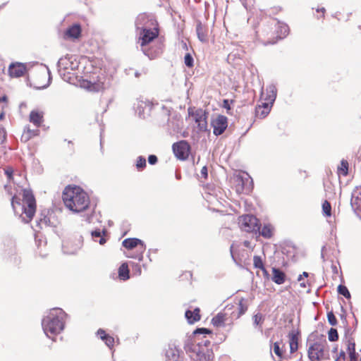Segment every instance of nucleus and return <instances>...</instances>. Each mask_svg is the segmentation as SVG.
<instances>
[{
    "instance_id": "603ef678",
    "label": "nucleus",
    "mask_w": 361,
    "mask_h": 361,
    "mask_svg": "<svg viewBox=\"0 0 361 361\" xmlns=\"http://www.w3.org/2000/svg\"><path fill=\"white\" fill-rule=\"evenodd\" d=\"M200 173H201L202 177H203L205 179L207 178V177H208V170H207V167L206 166H204L202 168Z\"/></svg>"
},
{
    "instance_id": "de8ad7c7",
    "label": "nucleus",
    "mask_w": 361,
    "mask_h": 361,
    "mask_svg": "<svg viewBox=\"0 0 361 361\" xmlns=\"http://www.w3.org/2000/svg\"><path fill=\"white\" fill-rule=\"evenodd\" d=\"M347 350L349 355H358V353H357L355 351V343L354 342L348 341Z\"/></svg>"
},
{
    "instance_id": "680f3d73",
    "label": "nucleus",
    "mask_w": 361,
    "mask_h": 361,
    "mask_svg": "<svg viewBox=\"0 0 361 361\" xmlns=\"http://www.w3.org/2000/svg\"><path fill=\"white\" fill-rule=\"evenodd\" d=\"M342 312L343 314H341V319L346 322V317L345 315V310L343 306L341 307Z\"/></svg>"
},
{
    "instance_id": "72a5a7b5",
    "label": "nucleus",
    "mask_w": 361,
    "mask_h": 361,
    "mask_svg": "<svg viewBox=\"0 0 361 361\" xmlns=\"http://www.w3.org/2000/svg\"><path fill=\"white\" fill-rule=\"evenodd\" d=\"M337 290L338 294L344 296L346 299L350 298V293L345 286L340 284L338 286Z\"/></svg>"
},
{
    "instance_id": "9d476101",
    "label": "nucleus",
    "mask_w": 361,
    "mask_h": 361,
    "mask_svg": "<svg viewBox=\"0 0 361 361\" xmlns=\"http://www.w3.org/2000/svg\"><path fill=\"white\" fill-rule=\"evenodd\" d=\"M326 341L314 342L311 344L308 348V357L311 361H319L324 355V348Z\"/></svg>"
},
{
    "instance_id": "a878e982",
    "label": "nucleus",
    "mask_w": 361,
    "mask_h": 361,
    "mask_svg": "<svg viewBox=\"0 0 361 361\" xmlns=\"http://www.w3.org/2000/svg\"><path fill=\"white\" fill-rule=\"evenodd\" d=\"M118 277L121 280L126 281L130 278V270L126 262L123 263L118 268Z\"/></svg>"
},
{
    "instance_id": "c756f323",
    "label": "nucleus",
    "mask_w": 361,
    "mask_h": 361,
    "mask_svg": "<svg viewBox=\"0 0 361 361\" xmlns=\"http://www.w3.org/2000/svg\"><path fill=\"white\" fill-rule=\"evenodd\" d=\"M146 106V102L142 100H137L136 102L134 103V109L140 117H142L143 116Z\"/></svg>"
},
{
    "instance_id": "b1692460",
    "label": "nucleus",
    "mask_w": 361,
    "mask_h": 361,
    "mask_svg": "<svg viewBox=\"0 0 361 361\" xmlns=\"http://www.w3.org/2000/svg\"><path fill=\"white\" fill-rule=\"evenodd\" d=\"M185 316L188 323L193 324L200 319V309L197 307L193 311L188 310L185 313Z\"/></svg>"
},
{
    "instance_id": "5fc2aeb1",
    "label": "nucleus",
    "mask_w": 361,
    "mask_h": 361,
    "mask_svg": "<svg viewBox=\"0 0 361 361\" xmlns=\"http://www.w3.org/2000/svg\"><path fill=\"white\" fill-rule=\"evenodd\" d=\"M68 147L71 153H74L75 149H74V144H73V141H71V140L68 141Z\"/></svg>"
},
{
    "instance_id": "3c124183",
    "label": "nucleus",
    "mask_w": 361,
    "mask_h": 361,
    "mask_svg": "<svg viewBox=\"0 0 361 361\" xmlns=\"http://www.w3.org/2000/svg\"><path fill=\"white\" fill-rule=\"evenodd\" d=\"M133 270L136 272L137 275H140L142 272L141 267L139 264H135L134 262L131 263Z\"/></svg>"
},
{
    "instance_id": "c9c22d12",
    "label": "nucleus",
    "mask_w": 361,
    "mask_h": 361,
    "mask_svg": "<svg viewBox=\"0 0 361 361\" xmlns=\"http://www.w3.org/2000/svg\"><path fill=\"white\" fill-rule=\"evenodd\" d=\"M264 320V316L261 313H257L253 316V323L255 326L259 325L260 331H262L261 324Z\"/></svg>"
},
{
    "instance_id": "79ce46f5",
    "label": "nucleus",
    "mask_w": 361,
    "mask_h": 361,
    "mask_svg": "<svg viewBox=\"0 0 361 361\" xmlns=\"http://www.w3.org/2000/svg\"><path fill=\"white\" fill-rule=\"evenodd\" d=\"M253 264H254L255 268H257V269H262V268L264 269V267L262 259L261 257H259V256H257V255L254 256Z\"/></svg>"
},
{
    "instance_id": "7ed1b4c3",
    "label": "nucleus",
    "mask_w": 361,
    "mask_h": 361,
    "mask_svg": "<svg viewBox=\"0 0 361 361\" xmlns=\"http://www.w3.org/2000/svg\"><path fill=\"white\" fill-rule=\"evenodd\" d=\"M62 199L66 207L75 213L89 209L90 198L80 187H66L63 192Z\"/></svg>"
},
{
    "instance_id": "412c9836",
    "label": "nucleus",
    "mask_w": 361,
    "mask_h": 361,
    "mask_svg": "<svg viewBox=\"0 0 361 361\" xmlns=\"http://www.w3.org/2000/svg\"><path fill=\"white\" fill-rule=\"evenodd\" d=\"M272 277L271 280L276 284L281 285L283 284L286 279V274L281 271V269L273 267L272 268Z\"/></svg>"
},
{
    "instance_id": "f8f14e48",
    "label": "nucleus",
    "mask_w": 361,
    "mask_h": 361,
    "mask_svg": "<svg viewBox=\"0 0 361 361\" xmlns=\"http://www.w3.org/2000/svg\"><path fill=\"white\" fill-rule=\"evenodd\" d=\"M212 126L214 128L213 133L219 136L224 133L228 126V119L225 116L219 115L216 119L212 121Z\"/></svg>"
},
{
    "instance_id": "5701e85b",
    "label": "nucleus",
    "mask_w": 361,
    "mask_h": 361,
    "mask_svg": "<svg viewBox=\"0 0 361 361\" xmlns=\"http://www.w3.org/2000/svg\"><path fill=\"white\" fill-rule=\"evenodd\" d=\"M97 335L102 340L105 344L110 348L114 345V338L109 334H107L102 329H99L97 331Z\"/></svg>"
},
{
    "instance_id": "393cba45",
    "label": "nucleus",
    "mask_w": 361,
    "mask_h": 361,
    "mask_svg": "<svg viewBox=\"0 0 361 361\" xmlns=\"http://www.w3.org/2000/svg\"><path fill=\"white\" fill-rule=\"evenodd\" d=\"M30 121L39 128L43 122V114L37 111H32L30 114Z\"/></svg>"
},
{
    "instance_id": "37998d69",
    "label": "nucleus",
    "mask_w": 361,
    "mask_h": 361,
    "mask_svg": "<svg viewBox=\"0 0 361 361\" xmlns=\"http://www.w3.org/2000/svg\"><path fill=\"white\" fill-rule=\"evenodd\" d=\"M184 63H185V65L187 67H188V68H191V67L193 66V65H194V59H193V57L192 56V55L190 53H187L185 55Z\"/></svg>"
},
{
    "instance_id": "423d86ee",
    "label": "nucleus",
    "mask_w": 361,
    "mask_h": 361,
    "mask_svg": "<svg viewBox=\"0 0 361 361\" xmlns=\"http://www.w3.org/2000/svg\"><path fill=\"white\" fill-rule=\"evenodd\" d=\"M79 62L73 55H68L59 59L57 63L58 72L60 76L64 80H68L71 78L68 75L71 71H75L78 68Z\"/></svg>"
},
{
    "instance_id": "338daca9",
    "label": "nucleus",
    "mask_w": 361,
    "mask_h": 361,
    "mask_svg": "<svg viewBox=\"0 0 361 361\" xmlns=\"http://www.w3.org/2000/svg\"><path fill=\"white\" fill-rule=\"evenodd\" d=\"M4 117H5L4 112H1V113L0 114V120L1 121V120H3V119H4Z\"/></svg>"
},
{
    "instance_id": "f257e3e1",
    "label": "nucleus",
    "mask_w": 361,
    "mask_h": 361,
    "mask_svg": "<svg viewBox=\"0 0 361 361\" xmlns=\"http://www.w3.org/2000/svg\"><path fill=\"white\" fill-rule=\"evenodd\" d=\"M212 334L211 330L207 328H197L193 332L192 339H188L184 345L187 353H191L190 356L197 361H210L213 359V352L209 347L211 342L205 334Z\"/></svg>"
},
{
    "instance_id": "dca6fc26",
    "label": "nucleus",
    "mask_w": 361,
    "mask_h": 361,
    "mask_svg": "<svg viewBox=\"0 0 361 361\" xmlns=\"http://www.w3.org/2000/svg\"><path fill=\"white\" fill-rule=\"evenodd\" d=\"M82 32L79 23H75L68 27L65 32V37L67 39H78L80 37Z\"/></svg>"
},
{
    "instance_id": "2f4dec72",
    "label": "nucleus",
    "mask_w": 361,
    "mask_h": 361,
    "mask_svg": "<svg viewBox=\"0 0 361 361\" xmlns=\"http://www.w3.org/2000/svg\"><path fill=\"white\" fill-rule=\"evenodd\" d=\"M89 83L90 85L88 86V88H90L91 90L99 92L105 88L104 83L103 82H100L99 80L97 82H89Z\"/></svg>"
},
{
    "instance_id": "0e129e2a",
    "label": "nucleus",
    "mask_w": 361,
    "mask_h": 361,
    "mask_svg": "<svg viewBox=\"0 0 361 361\" xmlns=\"http://www.w3.org/2000/svg\"><path fill=\"white\" fill-rule=\"evenodd\" d=\"M233 245H231V246L230 247V252H231V257H232V259H233L234 262H236V260L235 259V257L233 255Z\"/></svg>"
},
{
    "instance_id": "c85d7f7f",
    "label": "nucleus",
    "mask_w": 361,
    "mask_h": 361,
    "mask_svg": "<svg viewBox=\"0 0 361 361\" xmlns=\"http://www.w3.org/2000/svg\"><path fill=\"white\" fill-rule=\"evenodd\" d=\"M226 320V315L221 312L218 313L212 319V324L216 327H221L224 326V322Z\"/></svg>"
},
{
    "instance_id": "6ab92c4d",
    "label": "nucleus",
    "mask_w": 361,
    "mask_h": 361,
    "mask_svg": "<svg viewBox=\"0 0 361 361\" xmlns=\"http://www.w3.org/2000/svg\"><path fill=\"white\" fill-rule=\"evenodd\" d=\"M277 95V89L276 86L274 84H271L267 87L266 89V97L265 100L270 103L271 106H272L276 99Z\"/></svg>"
},
{
    "instance_id": "20e7f679",
    "label": "nucleus",
    "mask_w": 361,
    "mask_h": 361,
    "mask_svg": "<svg viewBox=\"0 0 361 361\" xmlns=\"http://www.w3.org/2000/svg\"><path fill=\"white\" fill-rule=\"evenodd\" d=\"M23 202L22 204L20 199L15 195L11 199V205L15 214H18L20 211L25 214L27 219L23 217V220L28 223L33 218L36 211V201L31 191L23 190Z\"/></svg>"
},
{
    "instance_id": "473e14b6",
    "label": "nucleus",
    "mask_w": 361,
    "mask_h": 361,
    "mask_svg": "<svg viewBox=\"0 0 361 361\" xmlns=\"http://www.w3.org/2000/svg\"><path fill=\"white\" fill-rule=\"evenodd\" d=\"M196 32H197L198 39L201 42H205L206 41V39H207L206 35L204 32V30H203V27H202V25L201 23H198L197 25V26H196Z\"/></svg>"
},
{
    "instance_id": "6e6d98bb",
    "label": "nucleus",
    "mask_w": 361,
    "mask_h": 361,
    "mask_svg": "<svg viewBox=\"0 0 361 361\" xmlns=\"http://www.w3.org/2000/svg\"><path fill=\"white\" fill-rule=\"evenodd\" d=\"M263 272V274H264V276L267 279H269V274L268 272V271L265 269V267H264V269L262 268L261 269Z\"/></svg>"
},
{
    "instance_id": "bf43d9fd",
    "label": "nucleus",
    "mask_w": 361,
    "mask_h": 361,
    "mask_svg": "<svg viewBox=\"0 0 361 361\" xmlns=\"http://www.w3.org/2000/svg\"><path fill=\"white\" fill-rule=\"evenodd\" d=\"M338 359H343L345 360V353L344 351L341 350L339 353V356L338 357Z\"/></svg>"
},
{
    "instance_id": "4468645a",
    "label": "nucleus",
    "mask_w": 361,
    "mask_h": 361,
    "mask_svg": "<svg viewBox=\"0 0 361 361\" xmlns=\"http://www.w3.org/2000/svg\"><path fill=\"white\" fill-rule=\"evenodd\" d=\"M122 245L128 250H133L137 246H140L139 247H142V251H145L146 249L144 242L137 238H129L125 239L122 242Z\"/></svg>"
},
{
    "instance_id": "a211bd4d",
    "label": "nucleus",
    "mask_w": 361,
    "mask_h": 361,
    "mask_svg": "<svg viewBox=\"0 0 361 361\" xmlns=\"http://www.w3.org/2000/svg\"><path fill=\"white\" fill-rule=\"evenodd\" d=\"M165 355L166 361H180V351L174 345H169Z\"/></svg>"
},
{
    "instance_id": "49530a36",
    "label": "nucleus",
    "mask_w": 361,
    "mask_h": 361,
    "mask_svg": "<svg viewBox=\"0 0 361 361\" xmlns=\"http://www.w3.org/2000/svg\"><path fill=\"white\" fill-rule=\"evenodd\" d=\"M327 319H328V322L331 325V326H336L337 324V319L334 314V312L332 311L331 312H329L327 313Z\"/></svg>"
},
{
    "instance_id": "13d9d810",
    "label": "nucleus",
    "mask_w": 361,
    "mask_h": 361,
    "mask_svg": "<svg viewBox=\"0 0 361 361\" xmlns=\"http://www.w3.org/2000/svg\"><path fill=\"white\" fill-rule=\"evenodd\" d=\"M350 361H357L358 359V355H350Z\"/></svg>"
},
{
    "instance_id": "f3484780",
    "label": "nucleus",
    "mask_w": 361,
    "mask_h": 361,
    "mask_svg": "<svg viewBox=\"0 0 361 361\" xmlns=\"http://www.w3.org/2000/svg\"><path fill=\"white\" fill-rule=\"evenodd\" d=\"M49 211L44 210L42 212L39 219L37 220V221H36L37 225L36 226H38L39 228H42L44 226L45 227H47V226H50V227L54 226V222L51 221V217L49 216Z\"/></svg>"
},
{
    "instance_id": "58836bf2",
    "label": "nucleus",
    "mask_w": 361,
    "mask_h": 361,
    "mask_svg": "<svg viewBox=\"0 0 361 361\" xmlns=\"http://www.w3.org/2000/svg\"><path fill=\"white\" fill-rule=\"evenodd\" d=\"M244 302H245V299L244 298H241L240 300V301H239V303H238V310H239L238 317H240L243 314H244L246 312V311L247 310V305Z\"/></svg>"
},
{
    "instance_id": "e433bc0d",
    "label": "nucleus",
    "mask_w": 361,
    "mask_h": 361,
    "mask_svg": "<svg viewBox=\"0 0 361 361\" xmlns=\"http://www.w3.org/2000/svg\"><path fill=\"white\" fill-rule=\"evenodd\" d=\"M146 167V159L142 156H139L136 161V168L138 171H142Z\"/></svg>"
},
{
    "instance_id": "2eb2a0df",
    "label": "nucleus",
    "mask_w": 361,
    "mask_h": 361,
    "mask_svg": "<svg viewBox=\"0 0 361 361\" xmlns=\"http://www.w3.org/2000/svg\"><path fill=\"white\" fill-rule=\"evenodd\" d=\"M26 70L25 66L22 63H13L8 67V74L11 77L18 78L23 75Z\"/></svg>"
},
{
    "instance_id": "ea45409f",
    "label": "nucleus",
    "mask_w": 361,
    "mask_h": 361,
    "mask_svg": "<svg viewBox=\"0 0 361 361\" xmlns=\"http://www.w3.org/2000/svg\"><path fill=\"white\" fill-rule=\"evenodd\" d=\"M322 211L325 216H331V205L327 200H325L322 204Z\"/></svg>"
},
{
    "instance_id": "7c9ffc66",
    "label": "nucleus",
    "mask_w": 361,
    "mask_h": 361,
    "mask_svg": "<svg viewBox=\"0 0 361 361\" xmlns=\"http://www.w3.org/2000/svg\"><path fill=\"white\" fill-rule=\"evenodd\" d=\"M349 164L347 160L342 159L340 166L338 167V173L345 176L348 174Z\"/></svg>"
},
{
    "instance_id": "6e6552de",
    "label": "nucleus",
    "mask_w": 361,
    "mask_h": 361,
    "mask_svg": "<svg viewBox=\"0 0 361 361\" xmlns=\"http://www.w3.org/2000/svg\"><path fill=\"white\" fill-rule=\"evenodd\" d=\"M140 35L141 39L140 45L142 47L143 53L145 55L147 56L149 59H154L157 54L160 53V51L153 53L152 51L145 49L144 47H145L147 44L150 43L152 41H153V39L158 37V30L156 29L154 31H153L150 28H142Z\"/></svg>"
},
{
    "instance_id": "1a4fd4ad",
    "label": "nucleus",
    "mask_w": 361,
    "mask_h": 361,
    "mask_svg": "<svg viewBox=\"0 0 361 361\" xmlns=\"http://www.w3.org/2000/svg\"><path fill=\"white\" fill-rule=\"evenodd\" d=\"M259 221L252 214L242 216L239 219V224L242 230L257 234L259 231Z\"/></svg>"
},
{
    "instance_id": "a19ab883",
    "label": "nucleus",
    "mask_w": 361,
    "mask_h": 361,
    "mask_svg": "<svg viewBox=\"0 0 361 361\" xmlns=\"http://www.w3.org/2000/svg\"><path fill=\"white\" fill-rule=\"evenodd\" d=\"M139 250L137 251L136 253L132 254V255H128L126 257L129 258H133L135 259H137L139 262H142L143 259V252L145 251H142V247H139Z\"/></svg>"
},
{
    "instance_id": "864d4df0",
    "label": "nucleus",
    "mask_w": 361,
    "mask_h": 361,
    "mask_svg": "<svg viewBox=\"0 0 361 361\" xmlns=\"http://www.w3.org/2000/svg\"><path fill=\"white\" fill-rule=\"evenodd\" d=\"M290 353H294L298 349V344H289Z\"/></svg>"
},
{
    "instance_id": "cd10ccee",
    "label": "nucleus",
    "mask_w": 361,
    "mask_h": 361,
    "mask_svg": "<svg viewBox=\"0 0 361 361\" xmlns=\"http://www.w3.org/2000/svg\"><path fill=\"white\" fill-rule=\"evenodd\" d=\"M148 22V16L145 13L139 14L135 19V26L137 30L146 28L145 25Z\"/></svg>"
},
{
    "instance_id": "09e8293b",
    "label": "nucleus",
    "mask_w": 361,
    "mask_h": 361,
    "mask_svg": "<svg viewBox=\"0 0 361 361\" xmlns=\"http://www.w3.org/2000/svg\"><path fill=\"white\" fill-rule=\"evenodd\" d=\"M233 102V101H230L228 99H224L223 101V107L226 109L227 114H231L230 111L231 109V104Z\"/></svg>"
},
{
    "instance_id": "052dcab7",
    "label": "nucleus",
    "mask_w": 361,
    "mask_h": 361,
    "mask_svg": "<svg viewBox=\"0 0 361 361\" xmlns=\"http://www.w3.org/2000/svg\"><path fill=\"white\" fill-rule=\"evenodd\" d=\"M326 249V246L324 245L322 247V250H321V258L322 259V260L324 262L325 261V257H324V250Z\"/></svg>"
},
{
    "instance_id": "c03bdc74",
    "label": "nucleus",
    "mask_w": 361,
    "mask_h": 361,
    "mask_svg": "<svg viewBox=\"0 0 361 361\" xmlns=\"http://www.w3.org/2000/svg\"><path fill=\"white\" fill-rule=\"evenodd\" d=\"M270 109H262V107L261 106H259L256 109V113L257 116H260L262 118H265L269 113Z\"/></svg>"
},
{
    "instance_id": "e2e57ef3",
    "label": "nucleus",
    "mask_w": 361,
    "mask_h": 361,
    "mask_svg": "<svg viewBox=\"0 0 361 361\" xmlns=\"http://www.w3.org/2000/svg\"><path fill=\"white\" fill-rule=\"evenodd\" d=\"M317 12H322V17L324 16V13L326 11L325 8L324 7L321 8H317Z\"/></svg>"
},
{
    "instance_id": "f03ea898",
    "label": "nucleus",
    "mask_w": 361,
    "mask_h": 361,
    "mask_svg": "<svg viewBox=\"0 0 361 361\" xmlns=\"http://www.w3.org/2000/svg\"><path fill=\"white\" fill-rule=\"evenodd\" d=\"M68 317V315L61 308L50 310L42 320V327L47 337L56 341V336L63 331Z\"/></svg>"
},
{
    "instance_id": "0eeeda50",
    "label": "nucleus",
    "mask_w": 361,
    "mask_h": 361,
    "mask_svg": "<svg viewBox=\"0 0 361 361\" xmlns=\"http://www.w3.org/2000/svg\"><path fill=\"white\" fill-rule=\"evenodd\" d=\"M267 28L272 30L274 28V33L276 34V39H284L289 33V27L287 24L279 21L277 19H271L269 21L267 25ZM275 37L269 38V40L264 42L265 45L267 44H274L277 40H274Z\"/></svg>"
},
{
    "instance_id": "4d7b16f0",
    "label": "nucleus",
    "mask_w": 361,
    "mask_h": 361,
    "mask_svg": "<svg viewBox=\"0 0 361 361\" xmlns=\"http://www.w3.org/2000/svg\"><path fill=\"white\" fill-rule=\"evenodd\" d=\"M270 106H271L270 103H269V102H267L265 103H263L262 107V109H270Z\"/></svg>"
},
{
    "instance_id": "9b49d317",
    "label": "nucleus",
    "mask_w": 361,
    "mask_h": 361,
    "mask_svg": "<svg viewBox=\"0 0 361 361\" xmlns=\"http://www.w3.org/2000/svg\"><path fill=\"white\" fill-rule=\"evenodd\" d=\"M172 149L178 159L185 160L188 157L190 146L188 141L180 140L173 144Z\"/></svg>"
},
{
    "instance_id": "69168bd1",
    "label": "nucleus",
    "mask_w": 361,
    "mask_h": 361,
    "mask_svg": "<svg viewBox=\"0 0 361 361\" xmlns=\"http://www.w3.org/2000/svg\"><path fill=\"white\" fill-rule=\"evenodd\" d=\"M331 269H332V271H333L334 273L336 274L338 272V269H337V267H336V265L332 264Z\"/></svg>"
},
{
    "instance_id": "ddd939ff",
    "label": "nucleus",
    "mask_w": 361,
    "mask_h": 361,
    "mask_svg": "<svg viewBox=\"0 0 361 361\" xmlns=\"http://www.w3.org/2000/svg\"><path fill=\"white\" fill-rule=\"evenodd\" d=\"M195 116V121L197 124V127L201 131H206L207 130V113L202 109H197L193 114Z\"/></svg>"
},
{
    "instance_id": "39448f33",
    "label": "nucleus",
    "mask_w": 361,
    "mask_h": 361,
    "mask_svg": "<svg viewBox=\"0 0 361 361\" xmlns=\"http://www.w3.org/2000/svg\"><path fill=\"white\" fill-rule=\"evenodd\" d=\"M171 108L161 106V114L167 118L166 130L170 135L178 133L183 127V121L180 114H171Z\"/></svg>"
},
{
    "instance_id": "bb28decb",
    "label": "nucleus",
    "mask_w": 361,
    "mask_h": 361,
    "mask_svg": "<svg viewBox=\"0 0 361 361\" xmlns=\"http://www.w3.org/2000/svg\"><path fill=\"white\" fill-rule=\"evenodd\" d=\"M260 227L261 224H259V228ZM257 233L266 239H269L273 235V228L270 224H264L262 230L259 229V231H257Z\"/></svg>"
},
{
    "instance_id": "f704fd0d",
    "label": "nucleus",
    "mask_w": 361,
    "mask_h": 361,
    "mask_svg": "<svg viewBox=\"0 0 361 361\" xmlns=\"http://www.w3.org/2000/svg\"><path fill=\"white\" fill-rule=\"evenodd\" d=\"M299 331H291L288 334L289 344H298Z\"/></svg>"
},
{
    "instance_id": "aec40b11",
    "label": "nucleus",
    "mask_w": 361,
    "mask_h": 361,
    "mask_svg": "<svg viewBox=\"0 0 361 361\" xmlns=\"http://www.w3.org/2000/svg\"><path fill=\"white\" fill-rule=\"evenodd\" d=\"M107 233L106 229L104 228L102 231L97 228L94 231H91V236L94 241L98 242L100 245H104L106 242V239L104 237Z\"/></svg>"
},
{
    "instance_id": "a18cd8bd",
    "label": "nucleus",
    "mask_w": 361,
    "mask_h": 361,
    "mask_svg": "<svg viewBox=\"0 0 361 361\" xmlns=\"http://www.w3.org/2000/svg\"><path fill=\"white\" fill-rule=\"evenodd\" d=\"M273 350L274 353L280 358L283 357V351L280 348L279 342H275L273 345Z\"/></svg>"
},
{
    "instance_id": "4c0bfd02",
    "label": "nucleus",
    "mask_w": 361,
    "mask_h": 361,
    "mask_svg": "<svg viewBox=\"0 0 361 361\" xmlns=\"http://www.w3.org/2000/svg\"><path fill=\"white\" fill-rule=\"evenodd\" d=\"M328 338L330 341H336L338 339V334L336 329L331 328L328 332Z\"/></svg>"
},
{
    "instance_id": "774afa93",
    "label": "nucleus",
    "mask_w": 361,
    "mask_h": 361,
    "mask_svg": "<svg viewBox=\"0 0 361 361\" xmlns=\"http://www.w3.org/2000/svg\"><path fill=\"white\" fill-rule=\"evenodd\" d=\"M176 179L180 180L181 178L180 174L176 172Z\"/></svg>"
},
{
    "instance_id": "4be33fe9",
    "label": "nucleus",
    "mask_w": 361,
    "mask_h": 361,
    "mask_svg": "<svg viewBox=\"0 0 361 361\" xmlns=\"http://www.w3.org/2000/svg\"><path fill=\"white\" fill-rule=\"evenodd\" d=\"M238 179L241 184L242 192L248 193L252 190L253 182L252 178L247 174H246V177L241 176Z\"/></svg>"
},
{
    "instance_id": "8fccbe9b",
    "label": "nucleus",
    "mask_w": 361,
    "mask_h": 361,
    "mask_svg": "<svg viewBox=\"0 0 361 361\" xmlns=\"http://www.w3.org/2000/svg\"><path fill=\"white\" fill-rule=\"evenodd\" d=\"M157 161H158V158L156 155L151 154L148 157V162L149 164L154 165L157 163Z\"/></svg>"
}]
</instances>
